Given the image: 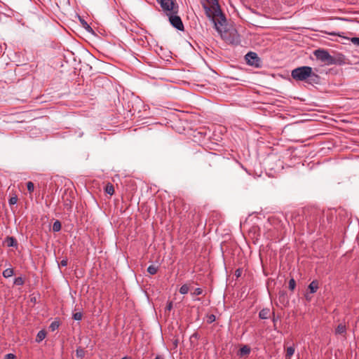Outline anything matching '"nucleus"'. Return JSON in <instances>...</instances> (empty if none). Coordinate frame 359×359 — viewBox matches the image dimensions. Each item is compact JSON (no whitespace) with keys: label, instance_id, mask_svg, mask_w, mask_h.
<instances>
[{"label":"nucleus","instance_id":"423d86ee","mask_svg":"<svg viewBox=\"0 0 359 359\" xmlns=\"http://www.w3.org/2000/svg\"><path fill=\"white\" fill-rule=\"evenodd\" d=\"M169 21H170V24L177 29H178L180 31L184 30V25L182 23V21L180 17H179L177 15H171L169 17Z\"/></svg>","mask_w":359,"mask_h":359},{"label":"nucleus","instance_id":"ddd939ff","mask_svg":"<svg viewBox=\"0 0 359 359\" xmlns=\"http://www.w3.org/2000/svg\"><path fill=\"white\" fill-rule=\"evenodd\" d=\"M346 331V325L340 323L338 325L335 330L336 334H345Z\"/></svg>","mask_w":359,"mask_h":359},{"label":"nucleus","instance_id":"58836bf2","mask_svg":"<svg viewBox=\"0 0 359 359\" xmlns=\"http://www.w3.org/2000/svg\"><path fill=\"white\" fill-rule=\"evenodd\" d=\"M121 359H129L128 357H123Z\"/></svg>","mask_w":359,"mask_h":359},{"label":"nucleus","instance_id":"f704fd0d","mask_svg":"<svg viewBox=\"0 0 359 359\" xmlns=\"http://www.w3.org/2000/svg\"><path fill=\"white\" fill-rule=\"evenodd\" d=\"M172 303L170 302L167 304L165 309L168 311H170L172 309Z\"/></svg>","mask_w":359,"mask_h":359},{"label":"nucleus","instance_id":"ea45409f","mask_svg":"<svg viewBox=\"0 0 359 359\" xmlns=\"http://www.w3.org/2000/svg\"><path fill=\"white\" fill-rule=\"evenodd\" d=\"M234 165L238 166L239 165L237 163H234Z\"/></svg>","mask_w":359,"mask_h":359},{"label":"nucleus","instance_id":"4be33fe9","mask_svg":"<svg viewBox=\"0 0 359 359\" xmlns=\"http://www.w3.org/2000/svg\"><path fill=\"white\" fill-rule=\"evenodd\" d=\"M59 326H60V323L58 321H53L50 323V325L49 326V329H50V330L53 332L55 330H57L59 327Z\"/></svg>","mask_w":359,"mask_h":359},{"label":"nucleus","instance_id":"39448f33","mask_svg":"<svg viewBox=\"0 0 359 359\" xmlns=\"http://www.w3.org/2000/svg\"><path fill=\"white\" fill-rule=\"evenodd\" d=\"M225 40L231 44L238 45L241 43L240 35L236 29H232L225 34Z\"/></svg>","mask_w":359,"mask_h":359},{"label":"nucleus","instance_id":"cd10ccee","mask_svg":"<svg viewBox=\"0 0 359 359\" xmlns=\"http://www.w3.org/2000/svg\"><path fill=\"white\" fill-rule=\"evenodd\" d=\"M215 320H216V317H215V315H213V314H210V315H209V316H208V323H213L214 321H215Z\"/></svg>","mask_w":359,"mask_h":359},{"label":"nucleus","instance_id":"2f4dec72","mask_svg":"<svg viewBox=\"0 0 359 359\" xmlns=\"http://www.w3.org/2000/svg\"><path fill=\"white\" fill-rule=\"evenodd\" d=\"M15 356L13 353H8L5 355V359H15Z\"/></svg>","mask_w":359,"mask_h":359},{"label":"nucleus","instance_id":"9b49d317","mask_svg":"<svg viewBox=\"0 0 359 359\" xmlns=\"http://www.w3.org/2000/svg\"><path fill=\"white\" fill-rule=\"evenodd\" d=\"M307 79H308L309 83H319V80H320V77H319L318 75H317L316 74L313 73V69H311V76H309Z\"/></svg>","mask_w":359,"mask_h":359},{"label":"nucleus","instance_id":"a211bd4d","mask_svg":"<svg viewBox=\"0 0 359 359\" xmlns=\"http://www.w3.org/2000/svg\"><path fill=\"white\" fill-rule=\"evenodd\" d=\"M76 355L77 358L82 359L85 356L84 349L81 347L77 348L76 350Z\"/></svg>","mask_w":359,"mask_h":359},{"label":"nucleus","instance_id":"dca6fc26","mask_svg":"<svg viewBox=\"0 0 359 359\" xmlns=\"http://www.w3.org/2000/svg\"><path fill=\"white\" fill-rule=\"evenodd\" d=\"M61 227H62V225H61L60 222L59 220H56L54 222V223L53 224V227H52L53 231L58 232L61 230Z\"/></svg>","mask_w":359,"mask_h":359},{"label":"nucleus","instance_id":"4468645a","mask_svg":"<svg viewBox=\"0 0 359 359\" xmlns=\"http://www.w3.org/2000/svg\"><path fill=\"white\" fill-rule=\"evenodd\" d=\"M295 348L294 346H291L287 348L285 359H291L292 355L294 353Z\"/></svg>","mask_w":359,"mask_h":359},{"label":"nucleus","instance_id":"7c9ffc66","mask_svg":"<svg viewBox=\"0 0 359 359\" xmlns=\"http://www.w3.org/2000/svg\"><path fill=\"white\" fill-rule=\"evenodd\" d=\"M81 24L83 25V27L86 28V29H91L90 27L89 26V25L84 20H81Z\"/></svg>","mask_w":359,"mask_h":359},{"label":"nucleus","instance_id":"c85d7f7f","mask_svg":"<svg viewBox=\"0 0 359 359\" xmlns=\"http://www.w3.org/2000/svg\"><path fill=\"white\" fill-rule=\"evenodd\" d=\"M18 201V197L15 196H13V197H11L9 201H8V203L10 205H15Z\"/></svg>","mask_w":359,"mask_h":359},{"label":"nucleus","instance_id":"f257e3e1","mask_svg":"<svg viewBox=\"0 0 359 359\" xmlns=\"http://www.w3.org/2000/svg\"><path fill=\"white\" fill-rule=\"evenodd\" d=\"M205 10V15L212 20L215 29L220 32L219 26L224 27L226 25V19L225 15L222 13L220 6L217 0H213V4L211 7L207 6L205 3L202 4Z\"/></svg>","mask_w":359,"mask_h":359},{"label":"nucleus","instance_id":"412c9836","mask_svg":"<svg viewBox=\"0 0 359 359\" xmlns=\"http://www.w3.org/2000/svg\"><path fill=\"white\" fill-rule=\"evenodd\" d=\"M158 271V267L154 265H150L147 268V272L151 275H154Z\"/></svg>","mask_w":359,"mask_h":359},{"label":"nucleus","instance_id":"5701e85b","mask_svg":"<svg viewBox=\"0 0 359 359\" xmlns=\"http://www.w3.org/2000/svg\"><path fill=\"white\" fill-rule=\"evenodd\" d=\"M296 287V282L294 278H291L288 283V287L290 290L293 291Z\"/></svg>","mask_w":359,"mask_h":359},{"label":"nucleus","instance_id":"c756f323","mask_svg":"<svg viewBox=\"0 0 359 359\" xmlns=\"http://www.w3.org/2000/svg\"><path fill=\"white\" fill-rule=\"evenodd\" d=\"M351 41L355 46H359V37H352Z\"/></svg>","mask_w":359,"mask_h":359},{"label":"nucleus","instance_id":"f8f14e48","mask_svg":"<svg viewBox=\"0 0 359 359\" xmlns=\"http://www.w3.org/2000/svg\"><path fill=\"white\" fill-rule=\"evenodd\" d=\"M250 348L248 346L244 345L240 348L238 354L241 357L243 355H248L250 354Z\"/></svg>","mask_w":359,"mask_h":359},{"label":"nucleus","instance_id":"e433bc0d","mask_svg":"<svg viewBox=\"0 0 359 359\" xmlns=\"http://www.w3.org/2000/svg\"><path fill=\"white\" fill-rule=\"evenodd\" d=\"M154 359H163L161 356L157 355Z\"/></svg>","mask_w":359,"mask_h":359},{"label":"nucleus","instance_id":"0eeeda50","mask_svg":"<svg viewBox=\"0 0 359 359\" xmlns=\"http://www.w3.org/2000/svg\"><path fill=\"white\" fill-rule=\"evenodd\" d=\"M161 5L162 9L165 11H172L174 10V0H156Z\"/></svg>","mask_w":359,"mask_h":359},{"label":"nucleus","instance_id":"b1692460","mask_svg":"<svg viewBox=\"0 0 359 359\" xmlns=\"http://www.w3.org/2000/svg\"><path fill=\"white\" fill-rule=\"evenodd\" d=\"M27 188L29 193H32L34 190V184L32 182H28L27 183Z\"/></svg>","mask_w":359,"mask_h":359},{"label":"nucleus","instance_id":"f3484780","mask_svg":"<svg viewBox=\"0 0 359 359\" xmlns=\"http://www.w3.org/2000/svg\"><path fill=\"white\" fill-rule=\"evenodd\" d=\"M3 276L4 278H9L11 277L14 274V271L12 268H8L5 269L3 273Z\"/></svg>","mask_w":359,"mask_h":359},{"label":"nucleus","instance_id":"7ed1b4c3","mask_svg":"<svg viewBox=\"0 0 359 359\" xmlns=\"http://www.w3.org/2000/svg\"><path fill=\"white\" fill-rule=\"evenodd\" d=\"M316 58L327 65L336 64V59L324 49H317L314 51Z\"/></svg>","mask_w":359,"mask_h":359},{"label":"nucleus","instance_id":"72a5a7b5","mask_svg":"<svg viewBox=\"0 0 359 359\" xmlns=\"http://www.w3.org/2000/svg\"><path fill=\"white\" fill-rule=\"evenodd\" d=\"M60 265L62 266H66L67 265V259H62L60 262Z\"/></svg>","mask_w":359,"mask_h":359},{"label":"nucleus","instance_id":"a19ab883","mask_svg":"<svg viewBox=\"0 0 359 359\" xmlns=\"http://www.w3.org/2000/svg\"><path fill=\"white\" fill-rule=\"evenodd\" d=\"M208 157H210V158H212V157H213V156L211 154V155H210Z\"/></svg>","mask_w":359,"mask_h":359},{"label":"nucleus","instance_id":"20e7f679","mask_svg":"<svg viewBox=\"0 0 359 359\" xmlns=\"http://www.w3.org/2000/svg\"><path fill=\"white\" fill-rule=\"evenodd\" d=\"M246 63L255 68H260L262 66V61L258 55L255 52H249L245 55Z\"/></svg>","mask_w":359,"mask_h":359},{"label":"nucleus","instance_id":"4c0bfd02","mask_svg":"<svg viewBox=\"0 0 359 359\" xmlns=\"http://www.w3.org/2000/svg\"><path fill=\"white\" fill-rule=\"evenodd\" d=\"M71 203V201H69V204ZM68 203H65V205H69Z\"/></svg>","mask_w":359,"mask_h":359},{"label":"nucleus","instance_id":"bb28decb","mask_svg":"<svg viewBox=\"0 0 359 359\" xmlns=\"http://www.w3.org/2000/svg\"><path fill=\"white\" fill-rule=\"evenodd\" d=\"M203 293V290L200 287L196 288L194 292L191 293L192 295H201Z\"/></svg>","mask_w":359,"mask_h":359},{"label":"nucleus","instance_id":"c9c22d12","mask_svg":"<svg viewBox=\"0 0 359 359\" xmlns=\"http://www.w3.org/2000/svg\"><path fill=\"white\" fill-rule=\"evenodd\" d=\"M305 297H306V299L307 300H309V299H311V297L309 296V294L308 293H307V294H306Z\"/></svg>","mask_w":359,"mask_h":359},{"label":"nucleus","instance_id":"473e14b6","mask_svg":"<svg viewBox=\"0 0 359 359\" xmlns=\"http://www.w3.org/2000/svg\"><path fill=\"white\" fill-rule=\"evenodd\" d=\"M242 274V270L241 269H238L236 270L235 271V276L238 278L241 276Z\"/></svg>","mask_w":359,"mask_h":359},{"label":"nucleus","instance_id":"1a4fd4ad","mask_svg":"<svg viewBox=\"0 0 359 359\" xmlns=\"http://www.w3.org/2000/svg\"><path fill=\"white\" fill-rule=\"evenodd\" d=\"M270 309L268 308H264L259 311V317L263 320L268 319L270 316Z\"/></svg>","mask_w":359,"mask_h":359},{"label":"nucleus","instance_id":"f03ea898","mask_svg":"<svg viewBox=\"0 0 359 359\" xmlns=\"http://www.w3.org/2000/svg\"><path fill=\"white\" fill-rule=\"evenodd\" d=\"M312 67L309 66H302L294 69L291 72L292 77L296 81H306L311 76Z\"/></svg>","mask_w":359,"mask_h":359},{"label":"nucleus","instance_id":"6ab92c4d","mask_svg":"<svg viewBox=\"0 0 359 359\" xmlns=\"http://www.w3.org/2000/svg\"><path fill=\"white\" fill-rule=\"evenodd\" d=\"M189 290V285L187 284H184L180 287L179 292L182 294H186L188 293Z\"/></svg>","mask_w":359,"mask_h":359},{"label":"nucleus","instance_id":"9d476101","mask_svg":"<svg viewBox=\"0 0 359 359\" xmlns=\"http://www.w3.org/2000/svg\"><path fill=\"white\" fill-rule=\"evenodd\" d=\"M5 242L6 243V245L8 247H17L18 246V242L16 239L13 236H8L6 238Z\"/></svg>","mask_w":359,"mask_h":359},{"label":"nucleus","instance_id":"393cba45","mask_svg":"<svg viewBox=\"0 0 359 359\" xmlns=\"http://www.w3.org/2000/svg\"><path fill=\"white\" fill-rule=\"evenodd\" d=\"M24 283V280L21 277L15 278L14 280V284L17 285H22Z\"/></svg>","mask_w":359,"mask_h":359},{"label":"nucleus","instance_id":"aec40b11","mask_svg":"<svg viewBox=\"0 0 359 359\" xmlns=\"http://www.w3.org/2000/svg\"><path fill=\"white\" fill-rule=\"evenodd\" d=\"M105 191L109 195H113L114 193V188L111 184H107L105 187Z\"/></svg>","mask_w":359,"mask_h":359},{"label":"nucleus","instance_id":"6e6552de","mask_svg":"<svg viewBox=\"0 0 359 359\" xmlns=\"http://www.w3.org/2000/svg\"><path fill=\"white\" fill-rule=\"evenodd\" d=\"M318 287H319V284H318V280H313L309 285V287H308L311 294H313V293L316 292Z\"/></svg>","mask_w":359,"mask_h":359},{"label":"nucleus","instance_id":"2eb2a0df","mask_svg":"<svg viewBox=\"0 0 359 359\" xmlns=\"http://www.w3.org/2000/svg\"><path fill=\"white\" fill-rule=\"evenodd\" d=\"M46 336V332L44 330H40L36 335V341L39 343L43 341Z\"/></svg>","mask_w":359,"mask_h":359},{"label":"nucleus","instance_id":"a878e982","mask_svg":"<svg viewBox=\"0 0 359 359\" xmlns=\"http://www.w3.org/2000/svg\"><path fill=\"white\" fill-rule=\"evenodd\" d=\"M73 318L75 320H81L82 318V313L81 312H77L73 314Z\"/></svg>","mask_w":359,"mask_h":359}]
</instances>
